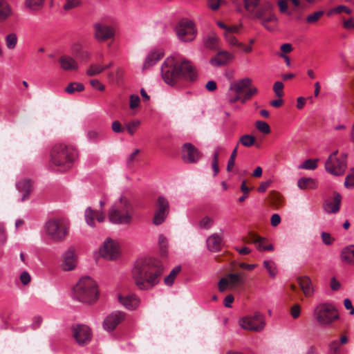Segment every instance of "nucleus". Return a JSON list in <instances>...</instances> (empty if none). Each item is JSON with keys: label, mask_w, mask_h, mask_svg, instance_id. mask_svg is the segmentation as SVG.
Instances as JSON below:
<instances>
[{"label": "nucleus", "mask_w": 354, "mask_h": 354, "mask_svg": "<svg viewBox=\"0 0 354 354\" xmlns=\"http://www.w3.org/2000/svg\"><path fill=\"white\" fill-rule=\"evenodd\" d=\"M30 276L26 271L23 272L20 276V280L24 285H27L30 281Z\"/></svg>", "instance_id": "63"}, {"label": "nucleus", "mask_w": 354, "mask_h": 354, "mask_svg": "<svg viewBox=\"0 0 354 354\" xmlns=\"http://www.w3.org/2000/svg\"><path fill=\"white\" fill-rule=\"evenodd\" d=\"M290 313L294 319L298 318L300 315V306L298 304H295L291 308Z\"/></svg>", "instance_id": "61"}, {"label": "nucleus", "mask_w": 354, "mask_h": 354, "mask_svg": "<svg viewBox=\"0 0 354 354\" xmlns=\"http://www.w3.org/2000/svg\"><path fill=\"white\" fill-rule=\"evenodd\" d=\"M162 56L163 55L158 52L150 53L145 59L143 64V69H147L156 64L162 57Z\"/></svg>", "instance_id": "30"}, {"label": "nucleus", "mask_w": 354, "mask_h": 354, "mask_svg": "<svg viewBox=\"0 0 354 354\" xmlns=\"http://www.w3.org/2000/svg\"><path fill=\"white\" fill-rule=\"evenodd\" d=\"M164 268L160 261L151 257L138 259L131 270V279L140 290H149L159 283Z\"/></svg>", "instance_id": "1"}, {"label": "nucleus", "mask_w": 354, "mask_h": 354, "mask_svg": "<svg viewBox=\"0 0 354 354\" xmlns=\"http://www.w3.org/2000/svg\"><path fill=\"white\" fill-rule=\"evenodd\" d=\"M125 315L120 311H115L109 315L103 322V327L107 331L113 330L124 319Z\"/></svg>", "instance_id": "20"}, {"label": "nucleus", "mask_w": 354, "mask_h": 354, "mask_svg": "<svg viewBox=\"0 0 354 354\" xmlns=\"http://www.w3.org/2000/svg\"><path fill=\"white\" fill-rule=\"evenodd\" d=\"M207 6L213 11H216L219 9L222 4L226 2L224 0H207Z\"/></svg>", "instance_id": "50"}, {"label": "nucleus", "mask_w": 354, "mask_h": 354, "mask_svg": "<svg viewBox=\"0 0 354 354\" xmlns=\"http://www.w3.org/2000/svg\"><path fill=\"white\" fill-rule=\"evenodd\" d=\"M330 352L331 354H338L339 350V344L337 341L332 342L329 345Z\"/></svg>", "instance_id": "60"}, {"label": "nucleus", "mask_w": 354, "mask_h": 354, "mask_svg": "<svg viewBox=\"0 0 354 354\" xmlns=\"http://www.w3.org/2000/svg\"><path fill=\"white\" fill-rule=\"evenodd\" d=\"M239 324L244 329L259 332L265 327L264 316L257 312L253 315L241 318L239 320Z\"/></svg>", "instance_id": "12"}, {"label": "nucleus", "mask_w": 354, "mask_h": 354, "mask_svg": "<svg viewBox=\"0 0 354 354\" xmlns=\"http://www.w3.org/2000/svg\"><path fill=\"white\" fill-rule=\"evenodd\" d=\"M214 221L208 216L204 217L199 223L201 228L209 229L213 224Z\"/></svg>", "instance_id": "55"}, {"label": "nucleus", "mask_w": 354, "mask_h": 354, "mask_svg": "<svg viewBox=\"0 0 354 354\" xmlns=\"http://www.w3.org/2000/svg\"><path fill=\"white\" fill-rule=\"evenodd\" d=\"M18 191L23 194L21 201H24L29 197L32 191V184L30 180H21L17 184Z\"/></svg>", "instance_id": "27"}, {"label": "nucleus", "mask_w": 354, "mask_h": 354, "mask_svg": "<svg viewBox=\"0 0 354 354\" xmlns=\"http://www.w3.org/2000/svg\"><path fill=\"white\" fill-rule=\"evenodd\" d=\"M256 138L254 136L245 134L240 137L239 143L245 147H250L255 143Z\"/></svg>", "instance_id": "37"}, {"label": "nucleus", "mask_w": 354, "mask_h": 354, "mask_svg": "<svg viewBox=\"0 0 354 354\" xmlns=\"http://www.w3.org/2000/svg\"><path fill=\"white\" fill-rule=\"evenodd\" d=\"M342 12H345L347 14H350L351 12V10L350 8H348V7L345 6H339L332 10H330L328 15H332L333 13H341Z\"/></svg>", "instance_id": "54"}, {"label": "nucleus", "mask_w": 354, "mask_h": 354, "mask_svg": "<svg viewBox=\"0 0 354 354\" xmlns=\"http://www.w3.org/2000/svg\"><path fill=\"white\" fill-rule=\"evenodd\" d=\"M12 15V10L6 0H0V22L6 20Z\"/></svg>", "instance_id": "34"}, {"label": "nucleus", "mask_w": 354, "mask_h": 354, "mask_svg": "<svg viewBox=\"0 0 354 354\" xmlns=\"http://www.w3.org/2000/svg\"><path fill=\"white\" fill-rule=\"evenodd\" d=\"M77 264V257L75 250L70 248L64 255L63 269L64 270H73Z\"/></svg>", "instance_id": "24"}, {"label": "nucleus", "mask_w": 354, "mask_h": 354, "mask_svg": "<svg viewBox=\"0 0 354 354\" xmlns=\"http://www.w3.org/2000/svg\"><path fill=\"white\" fill-rule=\"evenodd\" d=\"M324 14V12L323 10L316 11L308 15L306 18V21L309 24H315L323 17Z\"/></svg>", "instance_id": "42"}, {"label": "nucleus", "mask_w": 354, "mask_h": 354, "mask_svg": "<svg viewBox=\"0 0 354 354\" xmlns=\"http://www.w3.org/2000/svg\"><path fill=\"white\" fill-rule=\"evenodd\" d=\"M257 93L258 88L252 84V80L250 77H245L230 84L227 93V100L231 104L239 100L242 104H245Z\"/></svg>", "instance_id": "4"}, {"label": "nucleus", "mask_w": 354, "mask_h": 354, "mask_svg": "<svg viewBox=\"0 0 354 354\" xmlns=\"http://www.w3.org/2000/svg\"><path fill=\"white\" fill-rule=\"evenodd\" d=\"M297 185L301 189H315L317 187V181L315 179L306 177L299 178Z\"/></svg>", "instance_id": "32"}, {"label": "nucleus", "mask_w": 354, "mask_h": 354, "mask_svg": "<svg viewBox=\"0 0 354 354\" xmlns=\"http://www.w3.org/2000/svg\"><path fill=\"white\" fill-rule=\"evenodd\" d=\"M67 226L62 219H51L46 223V233L55 241H60L67 234Z\"/></svg>", "instance_id": "10"}, {"label": "nucleus", "mask_w": 354, "mask_h": 354, "mask_svg": "<svg viewBox=\"0 0 354 354\" xmlns=\"http://www.w3.org/2000/svg\"><path fill=\"white\" fill-rule=\"evenodd\" d=\"M140 100L138 95H131L129 98V107L131 109H134L139 106Z\"/></svg>", "instance_id": "57"}, {"label": "nucleus", "mask_w": 354, "mask_h": 354, "mask_svg": "<svg viewBox=\"0 0 354 354\" xmlns=\"http://www.w3.org/2000/svg\"><path fill=\"white\" fill-rule=\"evenodd\" d=\"M112 131L116 133H122L124 131V128L118 120H115L111 124Z\"/></svg>", "instance_id": "58"}, {"label": "nucleus", "mask_w": 354, "mask_h": 354, "mask_svg": "<svg viewBox=\"0 0 354 354\" xmlns=\"http://www.w3.org/2000/svg\"><path fill=\"white\" fill-rule=\"evenodd\" d=\"M140 124V122L139 120H133L126 124L127 132L133 136L136 131H137L138 127Z\"/></svg>", "instance_id": "49"}, {"label": "nucleus", "mask_w": 354, "mask_h": 354, "mask_svg": "<svg viewBox=\"0 0 354 354\" xmlns=\"http://www.w3.org/2000/svg\"><path fill=\"white\" fill-rule=\"evenodd\" d=\"M118 300L121 304L129 310L136 309L140 304V298L133 294L126 296L118 295Z\"/></svg>", "instance_id": "21"}, {"label": "nucleus", "mask_w": 354, "mask_h": 354, "mask_svg": "<svg viewBox=\"0 0 354 354\" xmlns=\"http://www.w3.org/2000/svg\"><path fill=\"white\" fill-rule=\"evenodd\" d=\"M245 283V275L242 272L231 273L221 278L218 286L220 292H224L229 287L232 289L241 286Z\"/></svg>", "instance_id": "13"}, {"label": "nucleus", "mask_w": 354, "mask_h": 354, "mask_svg": "<svg viewBox=\"0 0 354 354\" xmlns=\"http://www.w3.org/2000/svg\"><path fill=\"white\" fill-rule=\"evenodd\" d=\"M84 90V86L80 82H71L65 88V91L69 94H72L75 91L81 92Z\"/></svg>", "instance_id": "36"}, {"label": "nucleus", "mask_w": 354, "mask_h": 354, "mask_svg": "<svg viewBox=\"0 0 354 354\" xmlns=\"http://www.w3.org/2000/svg\"><path fill=\"white\" fill-rule=\"evenodd\" d=\"M313 317L319 325L329 326L339 319V313L333 304L322 303L315 307Z\"/></svg>", "instance_id": "7"}, {"label": "nucleus", "mask_w": 354, "mask_h": 354, "mask_svg": "<svg viewBox=\"0 0 354 354\" xmlns=\"http://www.w3.org/2000/svg\"><path fill=\"white\" fill-rule=\"evenodd\" d=\"M218 37L214 32H211L203 39L204 46L209 49H216L218 47Z\"/></svg>", "instance_id": "33"}, {"label": "nucleus", "mask_w": 354, "mask_h": 354, "mask_svg": "<svg viewBox=\"0 0 354 354\" xmlns=\"http://www.w3.org/2000/svg\"><path fill=\"white\" fill-rule=\"evenodd\" d=\"M227 42L231 46L241 47L243 44L240 43L237 39L232 34H225Z\"/></svg>", "instance_id": "53"}, {"label": "nucleus", "mask_w": 354, "mask_h": 354, "mask_svg": "<svg viewBox=\"0 0 354 354\" xmlns=\"http://www.w3.org/2000/svg\"><path fill=\"white\" fill-rule=\"evenodd\" d=\"M257 242L256 248L260 251H272L274 250L272 244L268 243V240L265 237L259 236L255 241Z\"/></svg>", "instance_id": "35"}, {"label": "nucleus", "mask_w": 354, "mask_h": 354, "mask_svg": "<svg viewBox=\"0 0 354 354\" xmlns=\"http://www.w3.org/2000/svg\"><path fill=\"white\" fill-rule=\"evenodd\" d=\"M84 215L86 223L91 227H95L94 218L96 217V212L91 207H88L85 210Z\"/></svg>", "instance_id": "41"}, {"label": "nucleus", "mask_w": 354, "mask_h": 354, "mask_svg": "<svg viewBox=\"0 0 354 354\" xmlns=\"http://www.w3.org/2000/svg\"><path fill=\"white\" fill-rule=\"evenodd\" d=\"M342 196L339 193L335 192L333 201H327L324 207L328 213H336L339 210Z\"/></svg>", "instance_id": "26"}, {"label": "nucleus", "mask_w": 354, "mask_h": 354, "mask_svg": "<svg viewBox=\"0 0 354 354\" xmlns=\"http://www.w3.org/2000/svg\"><path fill=\"white\" fill-rule=\"evenodd\" d=\"M274 6L271 3V9L269 11L264 12L261 18H255L254 19H259L261 24L268 31H274L277 28L278 19L273 12Z\"/></svg>", "instance_id": "18"}, {"label": "nucleus", "mask_w": 354, "mask_h": 354, "mask_svg": "<svg viewBox=\"0 0 354 354\" xmlns=\"http://www.w3.org/2000/svg\"><path fill=\"white\" fill-rule=\"evenodd\" d=\"M134 209L125 196H121L115 202L109 212L108 217L111 223L114 224L130 225L133 221Z\"/></svg>", "instance_id": "6"}, {"label": "nucleus", "mask_w": 354, "mask_h": 354, "mask_svg": "<svg viewBox=\"0 0 354 354\" xmlns=\"http://www.w3.org/2000/svg\"><path fill=\"white\" fill-rule=\"evenodd\" d=\"M95 38L100 42H104L114 37L115 31L109 26L102 24H96L94 26Z\"/></svg>", "instance_id": "19"}, {"label": "nucleus", "mask_w": 354, "mask_h": 354, "mask_svg": "<svg viewBox=\"0 0 354 354\" xmlns=\"http://www.w3.org/2000/svg\"><path fill=\"white\" fill-rule=\"evenodd\" d=\"M45 0H26V6L32 10H38L43 7Z\"/></svg>", "instance_id": "44"}, {"label": "nucleus", "mask_w": 354, "mask_h": 354, "mask_svg": "<svg viewBox=\"0 0 354 354\" xmlns=\"http://www.w3.org/2000/svg\"><path fill=\"white\" fill-rule=\"evenodd\" d=\"M161 74L165 83L171 86L180 79L194 82L198 78L197 70L192 62L183 57H167L162 65Z\"/></svg>", "instance_id": "2"}, {"label": "nucleus", "mask_w": 354, "mask_h": 354, "mask_svg": "<svg viewBox=\"0 0 354 354\" xmlns=\"http://www.w3.org/2000/svg\"><path fill=\"white\" fill-rule=\"evenodd\" d=\"M180 270H181L180 266L175 267L170 272L169 274L164 279L165 283L167 286H171L174 283L176 277L179 274Z\"/></svg>", "instance_id": "39"}, {"label": "nucleus", "mask_w": 354, "mask_h": 354, "mask_svg": "<svg viewBox=\"0 0 354 354\" xmlns=\"http://www.w3.org/2000/svg\"><path fill=\"white\" fill-rule=\"evenodd\" d=\"M202 157L200 151L192 143L186 142L182 147V159L186 163H196Z\"/></svg>", "instance_id": "16"}, {"label": "nucleus", "mask_w": 354, "mask_h": 354, "mask_svg": "<svg viewBox=\"0 0 354 354\" xmlns=\"http://www.w3.org/2000/svg\"><path fill=\"white\" fill-rule=\"evenodd\" d=\"M6 45L8 49H14L17 44V36L15 33H10L6 36Z\"/></svg>", "instance_id": "40"}, {"label": "nucleus", "mask_w": 354, "mask_h": 354, "mask_svg": "<svg viewBox=\"0 0 354 354\" xmlns=\"http://www.w3.org/2000/svg\"><path fill=\"white\" fill-rule=\"evenodd\" d=\"M337 151L332 153L325 162L326 170L335 176L342 175L347 167L346 156L337 157Z\"/></svg>", "instance_id": "9"}, {"label": "nucleus", "mask_w": 354, "mask_h": 354, "mask_svg": "<svg viewBox=\"0 0 354 354\" xmlns=\"http://www.w3.org/2000/svg\"><path fill=\"white\" fill-rule=\"evenodd\" d=\"M73 336L80 346L88 344L92 339L91 329L84 324H74L71 326Z\"/></svg>", "instance_id": "14"}, {"label": "nucleus", "mask_w": 354, "mask_h": 354, "mask_svg": "<svg viewBox=\"0 0 354 354\" xmlns=\"http://www.w3.org/2000/svg\"><path fill=\"white\" fill-rule=\"evenodd\" d=\"M205 88L208 91H211V92L216 91L217 88L216 82L214 80L208 81L205 85Z\"/></svg>", "instance_id": "64"}, {"label": "nucleus", "mask_w": 354, "mask_h": 354, "mask_svg": "<svg viewBox=\"0 0 354 354\" xmlns=\"http://www.w3.org/2000/svg\"><path fill=\"white\" fill-rule=\"evenodd\" d=\"M90 84L93 88L100 91H103L105 88L104 86L96 79L91 80Z\"/></svg>", "instance_id": "59"}, {"label": "nucleus", "mask_w": 354, "mask_h": 354, "mask_svg": "<svg viewBox=\"0 0 354 354\" xmlns=\"http://www.w3.org/2000/svg\"><path fill=\"white\" fill-rule=\"evenodd\" d=\"M344 185L347 188L354 187V168L351 169L349 174L346 176Z\"/></svg>", "instance_id": "51"}, {"label": "nucleus", "mask_w": 354, "mask_h": 354, "mask_svg": "<svg viewBox=\"0 0 354 354\" xmlns=\"http://www.w3.org/2000/svg\"><path fill=\"white\" fill-rule=\"evenodd\" d=\"M297 281L306 297H310L313 295L314 289L312 281L309 277H299Z\"/></svg>", "instance_id": "25"}, {"label": "nucleus", "mask_w": 354, "mask_h": 354, "mask_svg": "<svg viewBox=\"0 0 354 354\" xmlns=\"http://www.w3.org/2000/svg\"><path fill=\"white\" fill-rule=\"evenodd\" d=\"M72 52L82 62H86L91 58V53L86 50H83L79 44H75L73 46Z\"/></svg>", "instance_id": "29"}, {"label": "nucleus", "mask_w": 354, "mask_h": 354, "mask_svg": "<svg viewBox=\"0 0 354 354\" xmlns=\"http://www.w3.org/2000/svg\"><path fill=\"white\" fill-rule=\"evenodd\" d=\"M73 295L77 300L83 304H94L99 298L97 283L90 277H83L75 286Z\"/></svg>", "instance_id": "5"}, {"label": "nucleus", "mask_w": 354, "mask_h": 354, "mask_svg": "<svg viewBox=\"0 0 354 354\" xmlns=\"http://www.w3.org/2000/svg\"><path fill=\"white\" fill-rule=\"evenodd\" d=\"M77 156V150L73 145L56 143L50 150V162L64 171L72 167Z\"/></svg>", "instance_id": "3"}, {"label": "nucleus", "mask_w": 354, "mask_h": 354, "mask_svg": "<svg viewBox=\"0 0 354 354\" xmlns=\"http://www.w3.org/2000/svg\"><path fill=\"white\" fill-rule=\"evenodd\" d=\"M176 32L178 38L183 42L194 41L197 35V28L194 21L188 19H182L176 25Z\"/></svg>", "instance_id": "8"}, {"label": "nucleus", "mask_w": 354, "mask_h": 354, "mask_svg": "<svg viewBox=\"0 0 354 354\" xmlns=\"http://www.w3.org/2000/svg\"><path fill=\"white\" fill-rule=\"evenodd\" d=\"M243 3L245 10L253 19L261 18L264 12L271 9V2L269 1L261 3V0H243Z\"/></svg>", "instance_id": "11"}, {"label": "nucleus", "mask_w": 354, "mask_h": 354, "mask_svg": "<svg viewBox=\"0 0 354 354\" xmlns=\"http://www.w3.org/2000/svg\"><path fill=\"white\" fill-rule=\"evenodd\" d=\"M283 84L281 82H276L274 84L273 90H274L275 94L278 97H281L283 96Z\"/></svg>", "instance_id": "56"}, {"label": "nucleus", "mask_w": 354, "mask_h": 354, "mask_svg": "<svg viewBox=\"0 0 354 354\" xmlns=\"http://www.w3.org/2000/svg\"><path fill=\"white\" fill-rule=\"evenodd\" d=\"M341 258L344 263L354 266V245L345 248L342 252Z\"/></svg>", "instance_id": "31"}, {"label": "nucleus", "mask_w": 354, "mask_h": 354, "mask_svg": "<svg viewBox=\"0 0 354 354\" xmlns=\"http://www.w3.org/2000/svg\"><path fill=\"white\" fill-rule=\"evenodd\" d=\"M234 59V55L227 51H220L217 55L211 58L209 62L212 65L220 66L225 65Z\"/></svg>", "instance_id": "22"}, {"label": "nucleus", "mask_w": 354, "mask_h": 354, "mask_svg": "<svg viewBox=\"0 0 354 354\" xmlns=\"http://www.w3.org/2000/svg\"><path fill=\"white\" fill-rule=\"evenodd\" d=\"M158 244L162 255L166 256L167 254V240L163 235H160L158 239Z\"/></svg>", "instance_id": "52"}, {"label": "nucleus", "mask_w": 354, "mask_h": 354, "mask_svg": "<svg viewBox=\"0 0 354 354\" xmlns=\"http://www.w3.org/2000/svg\"><path fill=\"white\" fill-rule=\"evenodd\" d=\"M223 148L221 147H218L215 149V151L213 154V161L212 164V169L214 170V176H216L219 171L218 168V157L219 153L222 151Z\"/></svg>", "instance_id": "38"}, {"label": "nucleus", "mask_w": 354, "mask_h": 354, "mask_svg": "<svg viewBox=\"0 0 354 354\" xmlns=\"http://www.w3.org/2000/svg\"><path fill=\"white\" fill-rule=\"evenodd\" d=\"M222 237L218 234H213L207 239V245L212 252L220 250L221 247Z\"/></svg>", "instance_id": "28"}, {"label": "nucleus", "mask_w": 354, "mask_h": 354, "mask_svg": "<svg viewBox=\"0 0 354 354\" xmlns=\"http://www.w3.org/2000/svg\"><path fill=\"white\" fill-rule=\"evenodd\" d=\"M101 256L109 260L116 259L119 256V248L118 243L111 239H107L100 249Z\"/></svg>", "instance_id": "17"}, {"label": "nucleus", "mask_w": 354, "mask_h": 354, "mask_svg": "<svg viewBox=\"0 0 354 354\" xmlns=\"http://www.w3.org/2000/svg\"><path fill=\"white\" fill-rule=\"evenodd\" d=\"M318 159H308L305 160L299 167L300 169L314 170L317 167Z\"/></svg>", "instance_id": "47"}, {"label": "nucleus", "mask_w": 354, "mask_h": 354, "mask_svg": "<svg viewBox=\"0 0 354 354\" xmlns=\"http://www.w3.org/2000/svg\"><path fill=\"white\" fill-rule=\"evenodd\" d=\"M156 209L153 218V224L158 225L162 224L169 212V203L164 196H159L156 205Z\"/></svg>", "instance_id": "15"}, {"label": "nucleus", "mask_w": 354, "mask_h": 354, "mask_svg": "<svg viewBox=\"0 0 354 354\" xmlns=\"http://www.w3.org/2000/svg\"><path fill=\"white\" fill-rule=\"evenodd\" d=\"M263 266L266 268L267 271L269 273V275L274 278L277 274V268L275 263L272 261H264Z\"/></svg>", "instance_id": "46"}, {"label": "nucleus", "mask_w": 354, "mask_h": 354, "mask_svg": "<svg viewBox=\"0 0 354 354\" xmlns=\"http://www.w3.org/2000/svg\"><path fill=\"white\" fill-rule=\"evenodd\" d=\"M104 71V68H103V66L91 64L86 71V75L90 77L95 76L100 74Z\"/></svg>", "instance_id": "43"}, {"label": "nucleus", "mask_w": 354, "mask_h": 354, "mask_svg": "<svg viewBox=\"0 0 354 354\" xmlns=\"http://www.w3.org/2000/svg\"><path fill=\"white\" fill-rule=\"evenodd\" d=\"M322 241L326 245H330L334 241L330 234L327 232L322 233Z\"/></svg>", "instance_id": "62"}, {"label": "nucleus", "mask_w": 354, "mask_h": 354, "mask_svg": "<svg viewBox=\"0 0 354 354\" xmlns=\"http://www.w3.org/2000/svg\"><path fill=\"white\" fill-rule=\"evenodd\" d=\"M237 149H238V146H236L235 148L233 149V151L230 155V157L228 160L227 168H226V169L228 172H230L232 170V169L235 165V159L237 156Z\"/></svg>", "instance_id": "48"}, {"label": "nucleus", "mask_w": 354, "mask_h": 354, "mask_svg": "<svg viewBox=\"0 0 354 354\" xmlns=\"http://www.w3.org/2000/svg\"><path fill=\"white\" fill-rule=\"evenodd\" d=\"M61 68L64 71H77L79 65L77 61L69 55H62L58 59Z\"/></svg>", "instance_id": "23"}, {"label": "nucleus", "mask_w": 354, "mask_h": 354, "mask_svg": "<svg viewBox=\"0 0 354 354\" xmlns=\"http://www.w3.org/2000/svg\"><path fill=\"white\" fill-rule=\"evenodd\" d=\"M255 127L259 131L264 134H268L271 131L270 127L269 126V124L267 122L262 120H257L255 122Z\"/></svg>", "instance_id": "45"}]
</instances>
